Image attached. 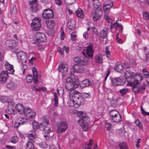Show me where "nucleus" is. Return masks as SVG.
Returning <instances> with one entry per match:
<instances>
[{
  "label": "nucleus",
  "mask_w": 149,
  "mask_h": 149,
  "mask_svg": "<svg viewBox=\"0 0 149 149\" xmlns=\"http://www.w3.org/2000/svg\"><path fill=\"white\" fill-rule=\"evenodd\" d=\"M93 1L94 7L95 8H99L101 5V2H100L98 0H93Z\"/></svg>",
  "instance_id": "nucleus-34"
},
{
  "label": "nucleus",
  "mask_w": 149,
  "mask_h": 149,
  "mask_svg": "<svg viewBox=\"0 0 149 149\" xmlns=\"http://www.w3.org/2000/svg\"><path fill=\"white\" fill-rule=\"evenodd\" d=\"M68 66L66 64H61L58 68L59 72H61L63 75H65L67 72Z\"/></svg>",
  "instance_id": "nucleus-17"
},
{
  "label": "nucleus",
  "mask_w": 149,
  "mask_h": 149,
  "mask_svg": "<svg viewBox=\"0 0 149 149\" xmlns=\"http://www.w3.org/2000/svg\"><path fill=\"white\" fill-rule=\"evenodd\" d=\"M7 100V98L5 96H1L0 97V101L2 102H6Z\"/></svg>",
  "instance_id": "nucleus-58"
},
{
  "label": "nucleus",
  "mask_w": 149,
  "mask_h": 149,
  "mask_svg": "<svg viewBox=\"0 0 149 149\" xmlns=\"http://www.w3.org/2000/svg\"><path fill=\"white\" fill-rule=\"evenodd\" d=\"M119 33H118L117 35L116 40L118 42L119 44H121L123 43L122 40L120 38H118V36Z\"/></svg>",
  "instance_id": "nucleus-60"
},
{
  "label": "nucleus",
  "mask_w": 149,
  "mask_h": 149,
  "mask_svg": "<svg viewBox=\"0 0 149 149\" xmlns=\"http://www.w3.org/2000/svg\"><path fill=\"white\" fill-rule=\"evenodd\" d=\"M16 109L18 111L19 113L22 114L24 112V109L23 107L22 104H17L15 107Z\"/></svg>",
  "instance_id": "nucleus-25"
},
{
  "label": "nucleus",
  "mask_w": 149,
  "mask_h": 149,
  "mask_svg": "<svg viewBox=\"0 0 149 149\" xmlns=\"http://www.w3.org/2000/svg\"><path fill=\"white\" fill-rule=\"evenodd\" d=\"M70 100L73 103L78 105L84 104V102L81 96V94L77 91H73L72 93H70Z\"/></svg>",
  "instance_id": "nucleus-3"
},
{
  "label": "nucleus",
  "mask_w": 149,
  "mask_h": 149,
  "mask_svg": "<svg viewBox=\"0 0 149 149\" xmlns=\"http://www.w3.org/2000/svg\"><path fill=\"white\" fill-rule=\"evenodd\" d=\"M36 40L33 42V43L36 46H40L41 45L40 43L46 40L45 34L42 33L37 32L35 35Z\"/></svg>",
  "instance_id": "nucleus-7"
},
{
  "label": "nucleus",
  "mask_w": 149,
  "mask_h": 149,
  "mask_svg": "<svg viewBox=\"0 0 149 149\" xmlns=\"http://www.w3.org/2000/svg\"><path fill=\"white\" fill-rule=\"evenodd\" d=\"M111 81L112 84L114 86L121 85L123 84V78L122 77L113 78Z\"/></svg>",
  "instance_id": "nucleus-15"
},
{
  "label": "nucleus",
  "mask_w": 149,
  "mask_h": 149,
  "mask_svg": "<svg viewBox=\"0 0 149 149\" xmlns=\"http://www.w3.org/2000/svg\"><path fill=\"white\" fill-rule=\"evenodd\" d=\"M6 42L8 43V45L10 47H15L16 46V43L14 40H10L6 41Z\"/></svg>",
  "instance_id": "nucleus-37"
},
{
  "label": "nucleus",
  "mask_w": 149,
  "mask_h": 149,
  "mask_svg": "<svg viewBox=\"0 0 149 149\" xmlns=\"http://www.w3.org/2000/svg\"><path fill=\"white\" fill-rule=\"evenodd\" d=\"M80 119L78 121V123L84 131H87L88 129V125L86 121L88 120L89 118L86 116V114L81 111L79 115Z\"/></svg>",
  "instance_id": "nucleus-4"
},
{
  "label": "nucleus",
  "mask_w": 149,
  "mask_h": 149,
  "mask_svg": "<svg viewBox=\"0 0 149 149\" xmlns=\"http://www.w3.org/2000/svg\"><path fill=\"white\" fill-rule=\"evenodd\" d=\"M57 50L59 53L63 57L64 54L63 48H61L60 47H58L57 48Z\"/></svg>",
  "instance_id": "nucleus-45"
},
{
  "label": "nucleus",
  "mask_w": 149,
  "mask_h": 149,
  "mask_svg": "<svg viewBox=\"0 0 149 149\" xmlns=\"http://www.w3.org/2000/svg\"><path fill=\"white\" fill-rule=\"evenodd\" d=\"M8 75L5 71H3L0 74V81L4 83L7 80Z\"/></svg>",
  "instance_id": "nucleus-22"
},
{
  "label": "nucleus",
  "mask_w": 149,
  "mask_h": 149,
  "mask_svg": "<svg viewBox=\"0 0 149 149\" xmlns=\"http://www.w3.org/2000/svg\"><path fill=\"white\" fill-rule=\"evenodd\" d=\"M71 39L73 41L75 40L76 39L77 36L74 32L72 33L71 34Z\"/></svg>",
  "instance_id": "nucleus-57"
},
{
  "label": "nucleus",
  "mask_w": 149,
  "mask_h": 149,
  "mask_svg": "<svg viewBox=\"0 0 149 149\" xmlns=\"http://www.w3.org/2000/svg\"><path fill=\"white\" fill-rule=\"evenodd\" d=\"M24 111L23 113L28 118H33L36 116V112L28 107H25Z\"/></svg>",
  "instance_id": "nucleus-11"
},
{
  "label": "nucleus",
  "mask_w": 149,
  "mask_h": 149,
  "mask_svg": "<svg viewBox=\"0 0 149 149\" xmlns=\"http://www.w3.org/2000/svg\"><path fill=\"white\" fill-rule=\"evenodd\" d=\"M10 12L11 15H12V14H15L17 12V10L15 5L12 4L11 5Z\"/></svg>",
  "instance_id": "nucleus-36"
},
{
  "label": "nucleus",
  "mask_w": 149,
  "mask_h": 149,
  "mask_svg": "<svg viewBox=\"0 0 149 149\" xmlns=\"http://www.w3.org/2000/svg\"><path fill=\"white\" fill-rule=\"evenodd\" d=\"M93 144L92 141L91 139H89V142L88 143H87V145L88 146H86L85 148L86 149H91V148H90V147Z\"/></svg>",
  "instance_id": "nucleus-52"
},
{
  "label": "nucleus",
  "mask_w": 149,
  "mask_h": 149,
  "mask_svg": "<svg viewBox=\"0 0 149 149\" xmlns=\"http://www.w3.org/2000/svg\"><path fill=\"white\" fill-rule=\"evenodd\" d=\"M82 11L81 9L78 8L76 11V14L78 17L81 18L83 17L84 13Z\"/></svg>",
  "instance_id": "nucleus-33"
},
{
  "label": "nucleus",
  "mask_w": 149,
  "mask_h": 149,
  "mask_svg": "<svg viewBox=\"0 0 149 149\" xmlns=\"http://www.w3.org/2000/svg\"><path fill=\"white\" fill-rule=\"evenodd\" d=\"M75 22L74 21L69 20L68 22V26L69 29L72 30H74L75 28Z\"/></svg>",
  "instance_id": "nucleus-26"
},
{
  "label": "nucleus",
  "mask_w": 149,
  "mask_h": 149,
  "mask_svg": "<svg viewBox=\"0 0 149 149\" xmlns=\"http://www.w3.org/2000/svg\"><path fill=\"white\" fill-rule=\"evenodd\" d=\"M125 76L128 82L127 85L132 86V90L135 92L138 91L139 90V81L142 80L143 78L142 74L127 70L125 72Z\"/></svg>",
  "instance_id": "nucleus-1"
},
{
  "label": "nucleus",
  "mask_w": 149,
  "mask_h": 149,
  "mask_svg": "<svg viewBox=\"0 0 149 149\" xmlns=\"http://www.w3.org/2000/svg\"><path fill=\"white\" fill-rule=\"evenodd\" d=\"M113 6L112 2L109 0L105 1L103 6V10L105 13L104 18L108 23L110 22L111 20V18L108 15L109 13L110 9Z\"/></svg>",
  "instance_id": "nucleus-5"
},
{
  "label": "nucleus",
  "mask_w": 149,
  "mask_h": 149,
  "mask_svg": "<svg viewBox=\"0 0 149 149\" xmlns=\"http://www.w3.org/2000/svg\"><path fill=\"white\" fill-rule=\"evenodd\" d=\"M28 137L29 140L30 141H33V140L35 138L34 135L32 134H29Z\"/></svg>",
  "instance_id": "nucleus-59"
},
{
  "label": "nucleus",
  "mask_w": 149,
  "mask_h": 149,
  "mask_svg": "<svg viewBox=\"0 0 149 149\" xmlns=\"http://www.w3.org/2000/svg\"><path fill=\"white\" fill-rule=\"evenodd\" d=\"M94 53V50L93 49L92 45H90L86 47V53L83 54L84 56L88 59L92 60Z\"/></svg>",
  "instance_id": "nucleus-9"
},
{
  "label": "nucleus",
  "mask_w": 149,
  "mask_h": 149,
  "mask_svg": "<svg viewBox=\"0 0 149 149\" xmlns=\"http://www.w3.org/2000/svg\"><path fill=\"white\" fill-rule=\"evenodd\" d=\"M42 120V121L40 123V125L45 132L49 133L52 131L53 130L49 124L48 121L46 117L45 116L43 117Z\"/></svg>",
  "instance_id": "nucleus-6"
},
{
  "label": "nucleus",
  "mask_w": 149,
  "mask_h": 149,
  "mask_svg": "<svg viewBox=\"0 0 149 149\" xmlns=\"http://www.w3.org/2000/svg\"><path fill=\"white\" fill-rule=\"evenodd\" d=\"M32 126L33 130L36 131L40 128V125L37 122L34 121L32 123Z\"/></svg>",
  "instance_id": "nucleus-38"
},
{
  "label": "nucleus",
  "mask_w": 149,
  "mask_h": 149,
  "mask_svg": "<svg viewBox=\"0 0 149 149\" xmlns=\"http://www.w3.org/2000/svg\"><path fill=\"white\" fill-rule=\"evenodd\" d=\"M37 1L34 0L32 1H29V4L31 5L30 10L33 13L36 12L37 11V5L36 3Z\"/></svg>",
  "instance_id": "nucleus-21"
},
{
  "label": "nucleus",
  "mask_w": 149,
  "mask_h": 149,
  "mask_svg": "<svg viewBox=\"0 0 149 149\" xmlns=\"http://www.w3.org/2000/svg\"><path fill=\"white\" fill-rule=\"evenodd\" d=\"M143 18L145 19H149V12H144L143 13Z\"/></svg>",
  "instance_id": "nucleus-43"
},
{
  "label": "nucleus",
  "mask_w": 149,
  "mask_h": 149,
  "mask_svg": "<svg viewBox=\"0 0 149 149\" xmlns=\"http://www.w3.org/2000/svg\"><path fill=\"white\" fill-rule=\"evenodd\" d=\"M55 3L58 6L61 5L62 4V1L61 0H55Z\"/></svg>",
  "instance_id": "nucleus-62"
},
{
  "label": "nucleus",
  "mask_w": 149,
  "mask_h": 149,
  "mask_svg": "<svg viewBox=\"0 0 149 149\" xmlns=\"http://www.w3.org/2000/svg\"><path fill=\"white\" fill-rule=\"evenodd\" d=\"M118 112L115 109L111 110L109 112V115L111 117V120L113 119L114 117L119 114Z\"/></svg>",
  "instance_id": "nucleus-30"
},
{
  "label": "nucleus",
  "mask_w": 149,
  "mask_h": 149,
  "mask_svg": "<svg viewBox=\"0 0 149 149\" xmlns=\"http://www.w3.org/2000/svg\"><path fill=\"white\" fill-rule=\"evenodd\" d=\"M18 141V139L17 137L14 136L13 137L11 140V142L13 143H15L17 142Z\"/></svg>",
  "instance_id": "nucleus-53"
},
{
  "label": "nucleus",
  "mask_w": 149,
  "mask_h": 149,
  "mask_svg": "<svg viewBox=\"0 0 149 149\" xmlns=\"http://www.w3.org/2000/svg\"><path fill=\"white\" fill-rule=\"evenodd\" d=\"M68 127V124L66 122H63L61 123L57 131L58 132H64L65 131Z\"/></svg>",
  "instance_id": "nucleus-23"
},
{
  "label": "nucleus",
  "mask_w": 149,
  "mask_h": 149,
  "mask_svg": "<svg viewBox=\"0 0 149 149\" xmlns=\"http://www.w3.org/2000/svg\"><path fill=\"white\" fill-rule=\"evenodd\" d=\"M45 23L49 29H52L55 25L54 21L52 20H47L45 21Z\"/></svg>",
  "instance_id": "nucleus-28"
},
{
  "label": "nucleus",
  "mask_w": 149,
  "mask_h": 149,
  "mask_svg": "<svg viewBox=\"0 0 149 149\" xmlns=\"http://www.w3.org/2000/svg\"><path fill=\"white\" fill-rule=\"evenodd\" d=\"M118 146L120 149H128L127 146L124 143H120L119 144Z\"/></svg>",
  "instance_id": "nucleus-42"
},
{
  "label": "nucleus",
  "mask_w": 149,
  "mask_h": 149,
  "mask_svg": "<svg viewBox=\"0 0 149 149\" xmlns=\"http://www.w3.org/2000/svg\"><path fill=\"white\" fill-rule=\"evenodd\" d=\"M135 123L139 129H143V126L141 125V123L139 120H136L135 121Z\"/></svg>",
  "instance_id": "nucleus-44"
},
{
  "label": "nucleus",
  "mask_w": 149,
  "mask_h": 149,
  "mask_svg": "<svg viewBox=\"0 0 149 149\" xmlns=\"http://www.w3.org/2000/svg\"><path fill=\"white\" fill-rule=\"evenodd\" d=\"M111 28H116L117 26H119L120 27L122 28V26L121 25H119L118 23L117 22H116L113 24H111Z\"/></svg>",
  "instance_id": "nucleus-47"
},
{
  "label": "nucleus",
  "mask_w": 149,
  "mask_h": 149,
  "mask_svg": "<svg viewBox=\"0 0 149 149\" xmlns=\"http://www.w3.org/2000/svg\"><path fill=\"white\" fill-rule=\"evenodd\" d=\"M15 104L14 102L11 101L9 102L8 107L6 109V111L8 113L11 114H14L15 113Z\"/></svg>",
  "instance_id": "nucleus-16"
},
{
  "label": "nucleus",
  "mask_w": 149,
  "mask_h": 149,
  "mask_svg": "<svg viewBox=\"0 0 149 149\" xmlns=\"http://www.w3.org/2000/svg\"><path fill=\"white\" fill-rule=\"evenodd\" d=\"M33 141H30L29 140L26 144V148L29 149H35L33 143Z\"/></svg>",
  "instance_id": "nucleus-32"
},
{
  "label": "nucleus",
  "mask_w": 149,
  "mask_h": 149,
  "mask_svg": "<svg viewBox=\"0 0 149 149\" xmlns=\"http://www.w3.org/2000/svg\"><path fill=\"white\" fill-rule=\"evenodd\" d=\"M76 0H64L65 3L68 5L73 4Z\"/></svg>",
  "instance_id": "nucleus-46"
},
{
  "label": "nucleus",
  "mask_w": 149,
  "mask_h": 149,
  "mask_svg": "<svg viewBox=\"0 0 149 149\" xmlns=\"http://www.w3.org/2000/svg\"><path fill=\"white\" fill-rule=\"evenodd\" d=\"M32 71L33 76V82L35 84H37L38 82V73L36 68L33 67L32 69Z\"/></svg>",
  "instance_id": "nucleus-24"
},
{
  "label": "nucleus",
  "mask_w": 149,
  "mask_h": 149,
  "mask_svg": "<svg viewBox=\"0 0 149 149\" xmlns=\"http://www.w3.org/2000/svg\"><path fill=\"white\" fill-rule=\"evenodd\" d=\"M17 56L19 62L21 64L26 63L27 60V58L25 53L21 51L18 52Z\"/></svg>",
  "instance_id": "nucleus-12"
},
{
  "label": "nucleus",
  "mask_w": 149,
  "mask_h": 149,
  "mask_svg": "<svg viewBox=\"0 0 149 149\" xmlns=\"http://www.w3.org/2000/svg\"><path fill=\"white\" fill-rule=\"evenodd\" d=\"M74 60L75 62L83 65H86L88 64V61L82 56L74 57Z\"/></svg>",
  "instance_id": "nucleus-13"
},
{
  "label": "nucleus",
  "mask_w": 149,
  "mask_h": 149,
  "mask_svg": "<svg viewBox=\"0 0 149 149\" xmlns=\"http://www.w3.org/2000/svg\"><path fill=\"white\" fill-rule=\"evenodd\" d=\"M54 99L55 101V106L56 107L58 106V95L56 92L54 93Z\"/></svg>",
  "instance_id": "nucleus-40"
},
{
  "label": "nucleus",
  "mask_w": 149,
  "mask_h": 149,
  "mask_svg": "<svg viewBox=\"0 0 149 149\" xmlns=\"http://www.w3.org/2000/svg\"><path fill=\"white\" fill-rule=\"evenodd\" d=\"M122 120V118L120 115L119 114L116 116L112 120V121L115 123H118L120 122Z\"/></svg>",
  "instance_id": "nucleus-35"
},
{
  "label": "nucleus",
  "mask_w": 149,
  "mask_h": 149,
  "mask_svg": "<svg viewBox=\"0 0 149 149\" xmlns=\"http://www.w3.org/2000/svg\"><path fill=\"white\" fill-rule=\"evenodd\" d=\"M123 68V65L120 63H118L116 65L114 68L115 70L118 72H120Z\"/></svg>",
  "instance_id": "nucleus-31"
},
{
  "label": "nucleus",
  "mask_w": 149,
  "mask_h": 149,
  "mask_svg": "<svg viewBox=\"0 0 149 149\" xmlns=\"http://www.w3.org/2000/svg\"><path fill=\"white\" fill-rule=\"evenodd\" d=\"M42 16L45 19H49L53 18L54 16L52 10L48 8L44 10L42 14Z\"/></svg>",
  "instance_id": "nucleus-10"
},
{
  "label": "nucleus",
  "mask_w": 149,
  "mask_h": 149,
  "mask_svg": "<svg viewBox=\"0 0 149 149\" xmlns=\"http://www.w3.org/2000/svg\"><path fill=\"white\" fill-rule=\"evenodd\" d=\"M83 95L84 97L85 98H88L90 96L89 93H87L85 92L83 93Z\"/></svg>",
  "instance_id": "nucleus-63"
},
{
  "label": "nucleus",
  "mask_w": 149,
  "mask_h": 149,
  "mask_svg": "<svg viewBox=\"0 0 149 149\" xmlns=\"http://www.w3.org/2000/svg\"><path fill=\"white\" fill-rule=\"evenodd\" d=\"M128 89L127 88H124L119 91L120 93L123 95H125L128 91Z\"/></svg>",
  "instance_id": "nucleus-49"
},
{
  "label": "nucleus",
  "mask_w": 149,
  "mask_h": 149,
  "mask_svg": "<svg viewBox=\"0 0 149 149\" xmlns=\"http://www.w3.org/2000/svg\"><path fill=\"white\" fill-rule=\"evenodd\" d=\"M80 86L84 88L90 85V81L88 79H85L81 81L80 83Z\"/></svg>",
  "instance_id": "nucleus-29"
},
{
  "label": "nucleus",
  "mask_w": 149,
  "mask_h": 149,
  "mask_svg": "<svg viewBox=\"0 0 149 149\" xmlns=\"http://www.w3.org/2000/svg\"><path fill=\"white\" fill-rule=\"evenodd\" d=\"M109 46H108L105 48L106 55L107 58H109L111 57L110 52L109 51Z\"/></svg>",
  "instance_id": "nucleus-39"
},
{
  "label": "nucleus",
  "mask_w": 149,
  "mask_h": 149,
  "mask_svg": "<svg viewBox=\"0 0 149 149\" xmlns=\"http://www.w3.org/2000/svg\"><path fill=\"white\" fill-rule=\"evenodd\" d=\"M16 84L12 81H10L6 85L7 88L12 90L16 88Z\"/></svg>",
  "instance_id": "nucleus-27"
},
{
  "label": "nucleus",
  "mask_w": 149,
  "mask_h": 149,
  "mask_svg": "<svg viewBox=\"0 0 149 149\" xmlns=\"http://www.w3.org/2000/svg\"><path fill=\"white\" fill-rule=\"evenodd\" d=\"M107 34V28H104L103 30V39L104 38H106Z\"/></svg>",
  "instance_id": "nucleus-54"
},
{
  "label": "nucleus",
  "mask_w": 149,
  "mask_h": 149,
  "mask_svg": "<svg viewBox=\"0 0 149 149\" xmlns=\"http://www.w3.org/2000/svg\"><path fill=\"white\" fill-rule=\"evenodd\" d=\"M96 61L99 63H101L102 62V59L99 56H96L95 58Z\"/></svg>",
  "instance_id": "nucleus-50"
},
{
  "label": "nucleus",
  "mask_w": 149,
  "mask_h": 149,
  "mask_svg": "<svg viewBox=\"0 0 149 149\" xmlns=\"http://www.w3.org/2000/svg\"><path fill=\"white\" fill-rule=\"evenodd\" d=\"M102 14V12L101 8H96L95 13H92L91 16L94 21H97L100 17Z\"/></svg>",
  "instance_id": "nucleus-14"
},
{
  "label": "nucleus",
  "mask_w": 149,
  "mask_h": 149,
  "mask_svg": "<svg viewBox=\"0 0 149 149\" xmlns=\"http://www.w3.org/2000/svg\"><path fill=\"white\" fill-rule=\"evenodd\" d=\"M33 77L31 75H28L26 77V80L28 83H31L33 80Z\"/></svg>",
  "instance_id": "nucleus-48"
},
{
  "label": "nucleus",
  "mask_w": 149,
  "mask_h": 149,
  "mask_svg": "<svg viewBox=\"0 0 149 149\" xmlns=\"http://www.w3.org/2000/svg\"><path fill=\"white\" fill-rule=\"evenodd\" d=\"M70 77L67 78L65 87L68 91H70L79 86V83L78 79L75 77L73 73H70Z\"/></svg>",
  "instance_id": "nucleus-2"
},
{
  "label": "nucleus",
  "mask_w": 149,
  "mask_h": 149,
  "mask_svg": "<svg viewBox=\"0 0 149 149\" xmlns=\"http://www.w3.org/2000/svg\"><path fill=\"white\" fill-rule=\"evenodd\" d=\"M17 121V122H15L14 124L15 127L16 128H17L21 125L29 124V122L25 121V120L24 118H19Z\"/></svg>",
  "instance_id": "nucleus-18"
},
{
  "label": "nucleus",
  "mask_w": 149,
  "mask_h": 149,
  "mask_svg": "<svg viewBox=\"0 0 149 149\" xmlns=\"http://www.w3.org/2000/svg\"><path fill=\"white\" fill-rule=\"evenodd\" d=\"M141 110L142 114L144 115H149V112H147L145 111L142 108V107H141Z\"/></svg>",
  "instance_id": "nucleus-61"
},
{
  "label": "nucleus",
  "mask_w": 149,
  "mask_h": 149,
  "mask_svg": "<svg viewBox=\"0 0 149 149\" xmlns=\"http://www.w3.org/2000/svg\"><path fill=\"white\" fill-rule=\"evenodd\" d=\"M5 66L6 72L10 74H13L14 72L13 66L10 64L8 62H6L5 64Z\"/></svg>",
  "instance_id": "nucleus-19"
},
{
  "label": "nucleus",
  "mask_w": 149,
  "mask_h": 149,
  "mask_svg": "<svg viewBox=\"0 0 149 149\" xmlns=\"http://www.w3.org/2000/svg\"><path fill=\"white\" fill-rule=\"evenodd\" d=\"M116 132L118 133L120 135L123 134L124 133V129H120L116 130Z\"/></svg>",
  "instance_id": "nucleus-56"
},
{
  "label": "nucleus",
  "mask_w": 149,
  "mask_h": 149,
  "mask_svg": "<svg viewBox=\"0 0 149 149\" xmlns=\"http://www.w3.org/2000/svg\"><path fill=\"white\" fill-rule=\"evenodd\" d=\"M41 20L40 18L37 17L34 18L32 20L31 26L33 31H38L40 29L41 26Z\"/></svg>",
  "instance_id": "nucleus-8"
},
{
  "label": "nucleus",
  "mask_w": 149,
  "mask_h": 149,
  "mask_svg": "<svg viewBox=\"0 0 149 149\" xmlns=\"http://www.w3.org/2000/svg\"><path fill=\"white\" fill-rule=\"evenodd\" d=\"M143 74L145 78H147L149 77V72H148L145 68L142 70Z\"/></svg>",
  "instance_id": "nucleus-41"
},
{
  "label": "nucleus",
  "mask_w": 149,
  "mask_h": 149,
  "mask_svg": "<svg viewBox=\"0 0 149 149\" xmlns=\"http://www.w3.org/2000/svg\"><path fill=\"white\" fill-rule=\"evenodd\" d=\"M123 65V68H124L125 69H127L128 68L129 65L127 63H124Z\"/></svg>",
  "instance_id": "nucleus-64"
},
{
  "label": "nucleus",
  "mask_w": 149,
  "mask_h": 149,
  "mask_svg": "<svg viewBox=\"0 0 149 149\" xmlns=\"http://www.w3.org/2000/svg\"><path fill=\"white\" fill-rule=\"evenodd\" d=\"M145 53H146V52H148V54H146V58L147 59H149V46L147 48H145L144 49Z\"/></svg>",
  "instance_id": "nucleus-51"
},
{
  "label": "nucleus",
  "mask_w": 149,
  "mask_h": 149,
  "mask_svg": "<svg viewBox=\"0 0 149 149\" xmlns=\"http://www.w3.org/2000/svg\"><path fill=\"white\" fill-rule=\"evenodd\" d=\"M105 127L107 130H109L112 128V125L110 123H106L105 124Z\"/></svg>",
  "instance_id": "nucleus-55"
},
{
  "label": "nucleus",
  "mask_w": 149,
  "mask_h": 149,
  "mask_svg": "<svg viewBox=\"0 0 149 149\" xmlns=\"http://www.w3.org/2000/svg\"><path fill=\"white\" fill-rule=\"evenodd\" d=\"M71 72H82L83 71V68L82 66L79 65L77 64H74L71 69Z\"/></svg>",
  "instance_id": "nucleus-20"
}]
</instances>
